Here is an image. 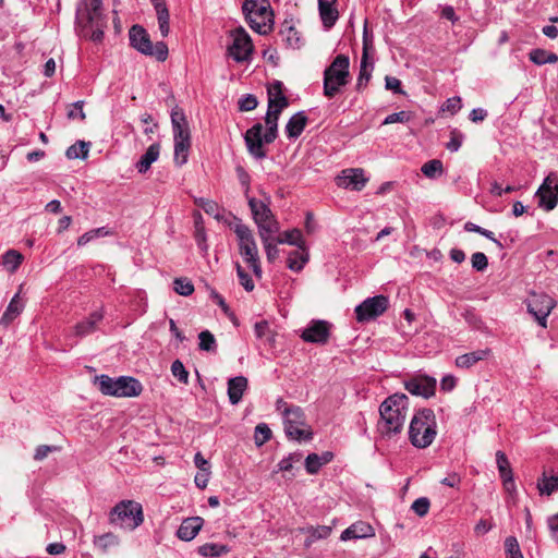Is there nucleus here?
I'll list each match as a JSON object with an SVG mask.
<instances>
[{
	"mask_svg": "<svg viewBox=\"0 0 558 558\" xmlns=\"http://www.w3.org/2000/svg\"><path fill=\"white\" fill-rule=\"evenodd\" d=\"M409 412V398L404 393H393L379 405L377 432L380 438L390 440L399 436Z\"/></svg>",
	"mask_w": 558,
	"mask_h": 558,
	"instance_id": "obj_1",
	"label": "nucleus"
},
{
	"mask_svg": "<svg viewBox=\"0 0 558 558\" xmlns=\"http://www.w3.org/2000/svg\"><path fill=\"white\" fill-rule=\"evenodd\" d=\"M76 25L82 36L100 43L107 26L101 0H80L76 8Z\"/></svg>",
	"mask_w": 558,
	"mask_h": 558,
	"instance_id": "obj_2",
	"label": "nucleus"
},
{
	"mask_svg": "<svg viewBox=\"0 0 558 558\" xmlns=\"http://www.w3.org/2000/svg\"><path fill=\"white\" fill-rule=\"evenodd\" d=\"M437 420L432 409H420L412 416L409 425V440L417 449L429 447L437 436Z\"/></svg>",
	"mask_w": 558,
	"mask_h": 558,
	"instance_id": "obj_3",
	"label": "nucleus"
},
{
	"mask_svg": "<svg viewBox=\"0 0 558 558\" xmlns=\"http://www.w3.org/2000/svg\"><path fill=\"white\" fill-rule=\"evenodd\" d=\"M276 409L283 416L284 432L290 439L310 440L311 427L306 423L305 414L300 407L289 405L284 400L278 399Z\"/></svg>",
	"mask_w": 558,
	"mask_h": 558,
	"instance_id": "obj_4",
	"label": "nucleus"
},
{
	"mask_svg": "<svg viewBox=\"0 0 558 558\" xmlns=\"http://www.w3.org/2000/svg\"><path fill=\"white\" fill-rule=\"evenodd\" d=\"M243 13L252 29L260 35L272 31L274 13L268 0H244Z\"/></svg>",
	"mask_w": 558,
	"mask_h": 558,
	"instance_id": "obj_5",
	"label": "nucleus"
},
{
	"mask_svg": "<svg viewBox=\"0 0 558 558\" xmlns=\"http://www.w3.org/2000/svg\"><path fill=\"white\" fill-rule=\"evenodd\" d=\"M239 245V253L244 262L251 267L257 278H262L263 270L260 266L258 247L252 230L240 220L232 227Z\"/></svg>",
	"mask_w": 558,
	"mask_h": 558,
	"instance_id": "obj_6",
	"label": "nucleus"
},
{
	"mask_svg": "<svg viewBox=\"0 0 558 558\" xmlns=\"http://www.w3.org/2000/svg\"><path fill=\"white\" fill-rule=\"evenodd\" d=\"M171 124L174 140V163L179 167L187 161L191 147V132L182 110L175 108L171 112Z\"/></svg>",
	"mask_w": 558,
	"mask_h": 558,
	"instance_id": "obj_7",
	"label": "nucleus"
},
{
	"mask_svg": "<svg viewBox=\"0 0 558 558\" xmlns=\"http://www.w3.org/2000/svg\"><path fill=\"white\" fill-rule=\"evenodd\" d=\"M349 58L338 54L331 64L324 71V95L328 98L335 97L341 88L349 83Z\"/></svg>",
	"mask_w": 558,
	"mask_h": 558,
	"instance_id": "obj_8",
	"label": "nucleus"
},
{
	"mask_svg": "<svg viewBox=\"0 0 558 558\" xmlns=\"http://www.w3.org/2000/svg\"><path fill=\"white\" fill-rule=\"evenodd\" d=\"M109 522L120 529L133 531L144 522L143 507L134 500H122L110 511Z\"/></svg>",
	"mask_w": 558,
	"mask_h": 558,
	"instance_id": "obj_9",
	"label": "nucleus"
},
{
	"mask_svg": "<svg viewBox=\"0 0 558 558\" xmlns=\"http://www.w3.org/2000/svg\"><path fill=\"white\" fill-rule=\"evenodd\" d=\"M95 385L101 393L113 397H136L142 392L141 383L129 376L111 378L108 375L95 377Z\"/></svg>",
	"mask_w": 558,
	"mask_h": 558,
	"instance_id": "obj_10",
	"label": "nucleus"
},
{
	"mask_svg": "<svg viewBox=\"0 0 558 558\" xmlns=\"http://www.w3.org/2000/svg\"><path fill=\"white\" fill-rule=\"evenodd\" d=\"M131 46L138 52L155 57L158 61H165L168 57V47L163 41L151 43L146 29L140 25H133L129 32Z\"/></svg>",
	"mask_w": 558,
	"mask_h": 558,
	"instance_id": "obj_11",
	"label": "nucleus"
},
{
	"mask_svg": "<svg viewBox=\"0 0 558 558\" xmlns=\"http://www.w3.org/2000/svg\"><path fill=\"white\" fill-rule=\"evenodd\" d=\"M248 206L253 219L258 228V234L262 232H279L280 226L275 218L269 205L262 199L248 197Z\"/></svg>",
	"mask_w": 558,
	"mask_h": 558,
	"instance_id": "obj_12",
	"label": "nucleus"
},
{
	"mask_svg": "<svg viewBox=\"0 0 558 558\" xmlns=\"http://www.w3.org/2000/svg\"><path fill=\"white\" fill-rule=\"evenodd\" d=\"M232 39L228 47V54L236 62L250 61L254 51L252 39L243 27L230 32Z\"/></svg>",
	"mask_w": 558,
	"mask_h": 558,
	"instance_id": "obj_13",
	"label": "nucleus"
},
{
	"mask_svg": "<svg viewBox=\"0 0 558 558\" xmlns=\"http://www.w3.org/2000/svg\"><path fill=\"white\" fill-rule=\"evenodd\" d=\"M527 312L543 328L547 327V317L556 306V301L544 292H531L526 299Z\"/></svg>",
	"mask_w": 558,
	"mask_h": 558,
	"instance_id": "obj_14",
	"label": "nucleus"
},
{
	"mask_svg": "<svg viewBox=\"0 0 558 558\" xmlns=\"http://www.w3.org/2000/svg\"><path fill=\"white\" fill-rule=\"evenodd\" d=\"M388 304V298L385 295L367 298L354 310L356 320L359 323H364L375 319L387 311Z\"/></svg>",
	"mask_w": 558,
	"mask_h": 558,
	"instance_id": "obj_15",
	"label": "nucleus"
},
{
	"mask_svg": "<svg viewBox=\"0 0 558 558\" xmlns=\"http://www.w3.org/2000/svg\"><path fill=\"white\" fill-rule=\"evenodd\" d=\"M538 206L547 211L553 210L558 203V181L548 175L535 193Z\"/></svg>",
	"mask_w": 558,
	"mask_h": 558,
	"instance_id": "obj_16",
	"label": "nucleus"
},
{
	"mask_svg": "<svg viewBox=\"0 0 558 558\" xmlns=\"http://www.w3.org/2000/svg\"><path fill=\"white\" fill-rule=\"evenodd\" d=\"M331 325L326 320H312L302 331L301 338L305 342L325 344L330 336Z\"/></svg>",
	"mask_w": 558,
	"mask_h": 558,
	"instance_id": "obj_17",
	"label": "nucleus"
},
{
	"mask_svg": "<svg viewBox=\"0 0 558 558\" xmlns=\"http://www.w3.org/2000/svg\"><path fill=\"white\" fill-rule=\"evenodd\" d=\"M404 387L411 395L429 398L435 395L436 379L427 375H418L407 380Z\"/></svg>",
	"mask_w": 558,
	"mask_h": 558,
	"instance_id": "obj_18",
	"label": "nucleus"
},
{
	"mask_svg": "<svg viewBox=\"0 0 558 558\" xmlns=\"http://www.w3.org/2000/svg\"><path fill=\"white\" fill-rule=\"evenodd\" d=\"M367 182V178L361 168H350L341 172L337 177V185L343 189H352L354 191H361Z\"/></svg>",
	"mask_w": 558,
	"mask_h": 558,
	"instance_id": "obj_19",
	"label": "nucleus"
},
{
	"mask_svg": "<svg viewBox=\"0 0 558 558\" xmlns=\"http://www.w3.org/2000/svg\"><path fill=\"white\" fill-rule=\"evenodd\" d=\"M263 126L260 123L253 125L245 133V144L251 155L256 159L266 157V151L263 148L264 135L262 136Z\"/></svg>",
	"mask_w": 558,
	"mask_h": 558,
	"instance_id": "obj_20",
	"label": "nucleus"
},
{
	"mask_svg": "<svg viewBox=\"0 0 558 558\" xmlns=\"http://www.w3.org/2000/svg\"><path fill=\"white\" fill-rule=\"evenodd\" d=\"M289 106L288 98L283 94V84L275 81L268 87V109L281 113Z\"/></svg>",
	"mask_w": 558,
	"mask_h": 558,
	"instance_id": "obj_21",
	"label": "nucleus"
},
{
	"mask_svg": "<svg viewBox=\"0 0 558 558\" xmlns=\"http://www.w3.org/2000/svg\"><path fill=\"white\" fill-rule=\"evenodd\" d=\"M375 535L374 527L364 521H357L351 524L341 533V541L367 538Z\"/></svg>",
	"mask_w": 558,
	"mask_h": 558,
	"instance_id": "obj_22",
	"label": "nucleus"
},
{
	"mask_svg": "<svg viewBox=\"0 0 558 558\" xmlns=\"http://www.w3.org/2000/svg\"><path fill=\"white\" fill-rule=\"evenodd\" d=\"M204 520L201 517H192L182 521L177 531V536L181 541H192L196 537L203 526Z\"/></svg>",
	"mask_w": 558,
	"mask_h": 558,
	"instance_id": "obj_23",
	"label": "nucleus"
},
{
	"mask_svg": "<svg viewBox=\"0 0 558 558\" xmlns=\"http://www.w3.org/2000/svg\"><path fill=\"white\" fill-rule=\"evenodd\" d=\"M336 2L337 0H318L319 15L326 28L332 27L339 17Z\"/></svg>",
	"mask_w": 558,
	"mask_h": 558,
	"instance_id": "obj_24",
	"label": "nucleus"
},
{
	"mask_svg": "<svg viewBox=\"0 0 558 558\" xmlns=\"http://www.w3.org/2000/svg\"><path fill=\"white\" fill-rule=\"evenodd\" d=\"M104 318L101 311L93 312L85 320L77 323L74 327V333L77 337H85L96 330V326Z\"/></svg>",
	"mask_w": 558,
	"mask_h": 558,
	"instance_id": "obj_25",
	"label": "nucleus"
},
{
	"mask_svg": "<svg viewBox=\"0 0 558 558\" xmlns=\"http://www.w3.org/2000/svg\"><path fill=\"white\" fill-rule=\"evenodd\" d=\"M247 388V379L244 376H236L228 381V397L232 404L241 401L244 391Z\"/></svg>",
	"mask_w": 558,
	"mask_h": 558,
	"instance_id": "obj_26",
	"label": "nucleus"
},
{
	"mask_svg": "<svg viewBox=\"0 0 558 558\" xmlns=\"http://www.w3.org/2000/svg\"><path fill=\"white\" fill-rule=\"evenodd\" d=\"M307 123V117L303 111L296 112L293 114L287 125H286V133L289 138H296L299 137L302 132L304 131Z\"/></svg>",
	"mask_w": 558,
	"mask_h": 558,
	"instance_id": "obj_27",
	"label": "nucleus"
},
{
	"mask_svg": "<svg viewBox=\"0 0 558 558\" xmlns=\"http://www.w3.org/2000/svg\"><path fill=\"white\" fill-rule=\"evenodd\" d=\"M489 354V349H482L462 354L456 359V366L460 368H470L480 361L487 359Z\"/></svg>",
	"mask_w": 558,
	"mask_h": 558,
	"instance_id": "obj_28",
	"label": "nucleus"
},
{
	"mask_svg": "<svg viewBox=\"0 0 558 558\" xmlns=\"http://www.w3.org/2000/svg\"><path fill=\"white\" fill-rule=\"evenodd\" d=\"M24 303L20 299V294L16 293L10 301L5 312L0 318V324L9 326L23 311Z\"/></svg>",
	"mask_w": 558,
	"mask_h": 558,
	"instance_id": "obj_29",
	"label": "nucleus"
},
{
	"mask_svg": "<svg viewBox=\"0 0 558 558\" xmlns=\"http://www.w3.org/2000/svg\"><path fill=\"white\" fill-rule=\"evenodd\" d=\"M93 544L95 548L98 549L101 554H107L111 548L120 545V538L114 533L108 532L95 536Z\"/></svg>",
	"mask_w": 558,
	"mask_h": 558,
	"instance_id": "obj_30",
	"label": "nucleus"
},
{
	"mask_svg": "<svg viewBox=\"0 0 558 558\" xmlns=\"http://www.w3.org/2000/svg\"><path fill=\"white\" fill-rule=\"evenodd\" d=\"M157 13L158 26L162 37H167L170 32L169 11L163 0H151Z\"/></svg>",
	"mask_w": 558,
	"mask_h": 558,
	"instance_id": "obj_31",
	"label": "nucleus"
},
{
	"mask_svg": "<svg viewBox=\"0 0 558 558\" xmlns=\"http://www.w3.org/2000/svg\"><path fill=\"white\" fill-rule=\"evenodd\" d=\"M276 233L277 232H266L265 231V232H262V234H258L262 240V243L264 245L267 260L269 263H274L279 256V250L277 247L279 243H277V240L274 236Z\"/></svg>",
	"mask_w": 558,
	"mask_h": 558,
	"instance_id": "obj_32",
	"label": "nucleus"
},
{
	"mask_svg": "<svg viewBox=\"0 0 558 558\" xmlns=\"http://www.w3.org/2000/svg\"><path fill=\"white\" fill-rule=\"evenodd\" d=\"M279 112L267 110L266 117H265V124H266V132L264 134V141L267 144L272 143L277 137V128H278V120H279Z\"/></svg>",
	"mask_w": 558,
	"mask_h": 558,
	"instance_id": "obj_33",
	"label": "nucleus"
},
{
	"mask_svg": "<svg viewBox=\"0 0 558 558\" xmlns=\"http://www.w3.org/2000/svg\"><path fill=\"white\" fill-rule=\"evenodd\" d=\"M159 157V145L153 144L150 145L145 154L141 157V159L136 163V169L140 173H145Z\"/></svg>",
	"mask_w": 558,
	"mask_h": 558,
	"instance_id": "obj_34",
	"label": "nucleus"
},
{
	"mask_svg": "<svg viewBox=\"0 0 558 558\" xmlns=\"http://www.w3.org/2000/svg\"><path fill=\"white\" fill-rule=\"evenodd\" d=\"M275 239L277 240V243L280 244L295 245L301 250L305 247V242L303 240L302 232L299 229L284 231Z\"/></svg>",
	"mask_w": 558,
	"mask_h": 558,
	"instance_id": "obj_35",
	"label": "nucleus"
},
{
	"mask_svg": "<svg viewBox=\"0 0 558 558\" xmlns=\"http://www.w3.org/2000/svg\"><path fill=\"white\" fill-rule=\"evenodd\" d=\"M254 332L257 339L264 341L266 344L274 347L276 333L270 329L267 320L255 323Z\"/></svg>",
	"mask_w": 558,
	"mask_h": 558,
	"instance_id": "obj_36",
	"label": "nucleus"
},
{
	"mask_svg": "<svg viewBox=\"0 0 558 558\" xmlns=\"http://www.w3.org/2000/svg\"><path fill=\"white\" fill-rule=\"evenodd\" d=\"M230 551V547L223 544L206 543L198 547V554L205 558H217Z\"/></svg>",
	"mask_w": 558,
	"mask_h": 558,
	"instance_id": "obj_37",
	"label": "nucleus"
},
{
	"mask_svg": "<svg viewBox=\"0 0 558 558\" xmlns=\"http://www.w3.org/2000/svg\"><path fill=\"white\" fill-rule=\"evenodd\" d=\"M308 260V254L305 247L302 251H293L288 257V267L293 271H301Z\"/></svg>",
	"mask_w": 558,
	"mask_h": 558,
	"instance_id": "obj_38",
	"label": "nucleus"
},
{
	"mask_svg": "<svg viewBox=\"0 0 558 558\" xmlns=\"http://www.w3.org/2000/svg\"><path fill=\"white\" fill-rule=\"evenodd\" d=\"M537 489L541 495L550 496L554 492L558 490V476H547L544 473L537 482Z\"/></svg>",
	"mask_w": 558,
	"mask_h": 558,
	"instance_id": "obj_39",
	"label": "nucleus"
},
{
	"mask_svg": "<svg viewBox=\"0 0 558 558\" xmlns=\"http://www.w3.org/2000/svg\"><path fill=\"white\" fill-rule=\"evenodd\" d=\"M23 260V255L15 251L9 250L2 256V265L10 272H15Z\"/></svg>",
	"mask_w": 558,
	"mask_h": 558,
	"instance_id": "obj_40",
	"label": "nucleus"
},
{
	"mask_svg": "<svg viewBox=\"0 0 558 558\" xmlns=\"http://www.w3.org/2000/svg\"><path fill=\"white\" fill-rule=\"evenodd\" d=\"M88 153L89 143H86L84 141H77L66 149L65 156L69 159H86L88 157Z\"/></svg>",
	"mask_w": 558,
	"mask_h": 558,
	"instance_id": "obj_41",
	"label": "nucleus"
},
{
	"mask_svg": "<svg viewBox=\"0 0 558 558\" xmlns=\"http://www.w3.org/2000/svg\"><path fill=\"white\" fill-rule=\"evenodd\" d=\"M109 234H110L109 230H107V228H105V227H100V228H96V229L89 230V231L85 232L84 234H82L77 239V245L78 246H84V245L88 244L89 242H92L93 240H95L97 238H104V236H107Z\"/></svg>",
	"mask_w": 558,
	"mask_h": 558,
	"instance_id": "obj_42",
	"label": "nucleus"
},
{
	"mask_svg": "<svg viewBox=\"0 0 558 558\" xmlns=\"http://www.w3.org/2000/svg\"><path fill=\"white\" fill-rule=\"evenodd\" d=\"M496 462L501 480L513 477L509 460L500 450L496 452Z\"/></svg>",
	"mask_w": 558,
	"mask_h": 558,
	"instance_id": "obj_43",
	"label": "nucleus"
},
{
	"mask_svg": "<svg viewBox=\"0 0 558 558\" xmlns=\"http://www.w3.org/2000/svg\"><path fill=\"white\" fill-rule=\"evenodd\" d=\"M373 64L368 63V59H361V69L356 82L357 89L365 87L372 76Z\"/></svg>",
	"mask_w": 558,
	"mask_h": 558,
	"instance_id": "obj_44",
	"label": "nucleus"
},
{
	"mask_svg": "<svg viewBox=\"0 0 558 558\" xmlns=\"http://www.w3.org/2000/svg\"><path fill=\"white\" fill-rule=\"evenodd\" d=\"M422 172L427 178H436L442 173V162L438 159H433L422 166Z\"/></svg>",
	"mask_w": 558,
	"mask_h": 558,
	"instance_id": "obj_45",
	"label": "nucleus"
},
{
	"mask_svg": "<svg viewBox=\"0 0 558 558\" xmlns=\"http://www.w3.org/2000/svg\"><path fill=\"white\" fill-rule=\"evenodd\" d=\"M173 289L178 294L183 296H189L194 292V286L187 278H175Z\"/></svg>",
	"mask_w": 558,
	"mask_h": 558,
	"instance_id": "obj_46",
	"label": "nucleus"
},
{
	"mask_svg": "<svg viewBox=\"0 0 558 558\" xmlns=\"http://www.w3.org/2000/svg\"><path fill=\"white\" fill-rule=\"evenodd\" d=\"M271 437V430L265 423H260L255 427L254 441L257 447L263 446Z\"/></svg>",
	"mask_w": 558,
	"mask_h": 558,
	"instance_id": "obj_47",
	"label": "nucleus"
},
{
	"mask_svg": "<svg viewBox=\"0 0 558 558\" xmlns=\"http://www.w3.org/2000/svg\"><path fill=\"white\" fill-rule=\"evenodd\" d=\"M464 229L469 232H475L478 233L490 241H493L499 248H502V244L494 236V233L487 229H484L475 223L466 222L464 225Z\"/></svg>",
	"mask_w": 558,
	"mask_h": 558,
	"instance_id": "obj_48",
	"label": "nucleus"
},
{
	"mask_svg": "<svg viewBox=\"0 0 558 558\" xmlns=\"http://www.w3.org/2000/svg\"><path fill=\"white\" fill-rule=\"evenodd\" d=\"M198 339H199V349L201 350H204V351H207V352H210V351L215 350V348H216V340H215L214 335L210 331H208V330L202 331L198 335Z\"/></svg>",
	"mask_w": 558,
	"mask_h": 558,
	"instance_id": "obj_49",
	"label": "nucleus"
},
{
	"mask_svg": "<svg viewBox=\"0 0 558 558\" xmlns=\"http://www.w3.org/2000/svg\"><path fill=\"white\" fill-rule=\"evenodd\" d=\"M172 375L182 384L189 383V372L185 369L183 363L180 360H175L171 365Z\"/></svg>",
	"mask_w": 558,
	"mask_h": 558,
	"instance_id": "obj_50",
	"label": "nucleus"
},
{
	"mask_svg": "<svg viewBox=\"0 0 558 558\" xmlns=\"http://www.w3.org/2000/svg\"><path fill=\"white\" fill-rule=\"evenodd\" d=\"M83 107H84L83 100H78V101H75L74 104H72L69 107L68 112H66L68 118L70 120L78 119L81 121H84L86 116H85Z\"/></svg>",
	"mask_w": 558,
	"mask_h": 558,
	"instance_id": "obj_51",
	"label": "nucleus"
},
{
	"mask_svg": "<svg viewBox=\"0 0 558 558\" xmlns=\"http://www.w3.org/2000/svg\"><path fill=\"white\" fill-rule=\"evenodd\" d=\"M236 274L241 286L248 292L253 291L255 287L254 282L251 276L241 267L240 264H236Z\"/></svg>",
	"mask_w": 558,
	"mask_h": 558,
	"instance_id": "obj_52",
	"label": "nucleus"
},
{
	"mask_svg": "<svg viewBox=\"0 0 558 558\" xmlns=\"http://www.w3.org/2000/svg\"><path fill=\"white\" fill-rule=\"evenodd\" d=\"M429 506H430V504H429L428 498L421 497V498H417L416 500H414L411 508L418 517H424L427 514V512L429 510Z\"/></svg>",
	"mask_w": 558,
	"mask_h": 558,
	"instance_id": "obj_53",
	"label": "nucleus"
},
{
	"mask_svg": "<svg viewBox=\"0 0 558 558\" xmlns=\"http://www.w3.org/2000/svg\"><path fill=\"white\" fill-rule=\"evenodd\" d=\"M322 466H323V464H322L317 453H311L306 457L305 469L308 474H316Z\"/></svg>",
	"mask_w": 558,
	"mask_h": 558,
	"instance_id": "obj_54",
	"label": "nucleus"
},
{
	"mask_svg": "<svg viewBox=\"0 0 558 558\" xmlns=\"http://www.w3.org/2000/svg\"><path fill=\"white\" fill-rule=\"evenodd\" d=\"M472 267L476 271H484L488 266L487 256L482 252H476L471 257Z\"/></svg>",
	"mask_w": 558,
	"mask_h": 558,
	"instance_id": "obj_55",
	"label": "nucleus"
},
{
	"mask_svg": "<svg viewBox=\"0 0 558 558\" xmlns=\"http://www.w3.org/2000/svg\"><path fill=\"white\" fill-rule=\"evenodd\" d=\"M281 34L284 36V40L290 47H299L300 37L296 29L293 26H289L286 29L281 31Z\"/></svg>",
	"mask_w": 558,
	"mask_h": 558,
	"instance_id": "obj_56",
	"label": "nucleus"
},
{
	"mask_svg": "<svg viewBox=\"0 0 558 558\" xmlns=\"http://www.w3.org/2000/svg\"><path fill=\"white\" fill-rule=\"evenodd\" d=\"M300 459H301V454L300 453H291L288 457L283 458L278 463V470L282 471V472L291 471L293 469V464L295 462H299Z\"/></svg>",
	"mask_w": 558,
	"mask_h": 558,
	"instance_id": "obj_57",
	"label": "nucleus"
},
{
	"mask_svg": "<svg viewBox=\"0 0 558 558\" xmlns=\"http://www.w3.org/2000/svg\"><path fill=\"white\" fill-rule=\"evenodd\" d=\"M411 118V113L407 111H399L387 116L384 120V124L403 123L408 122Z\"/></svg>",
	"mask_w": 558,
	"mask_h": 558,
	"instance_id": "obj_58",
	"label": "nucleus"
},
{
	"mask_svg": "<svg viewBox=\"0 0 558 558\" xmlns=\"http://www.w3.org/2000/svg\"><path fill=\"white\" fill-rule=\"evenodd\" d=\"M461 98L456 96L447 99L442 105L441 109L442 111H448L451 114H454L461 109Z\"/></svg>",
	"mask_w": 558,
	"mask_h": 558,
	"instance_id": "obj_59",
	"label": "nucleus"
},
{
	"mask_svg": "<svg viewBox=\"0 0 558 558\" xmlns=\"http://www.w3.org/2000/svg\"><path fill=\"white\" fill-rule=\"evenodd\" d=\"M257 99L253 95H246L239 101V108L242 111H251L257 107Z\"/></svg>",
	"mask_w": 558,
	"mask_h": 558,
	"instance_id": "obj_60",
	"label": "nucleus"
},
{
	"mask_svg": "<svg viewBox=\"0 0 558 558\" xmlns=\"http://www.w3.org/2000/svg\"><path fill=\"white\" fill-rule=\"evenodd\" d=\"M58 448L48 445H40L36 448L34 459L37 461L44 460L50 452L56 451Z\"/></svg>",
	"mask_w": 558,
	"mask_h": 558,
	"instance_id": "obj_61",
	"label": "nucleus"
},
{
	"mask_svg": "<svg viewBox=\"0 0 558 558\" xmlns=\"http://www.w3.org/2000/svg\"><path fill=\"white\" fill-rule=\"evenodd\" d=\"M505 549H506V553L508 554V556L515 555L521 551L519 543H518L517 538L513 536H508L505 539Z\"/></svg>",
	"mask_w": 558,
	"mask_h": 558,
	"instance_id": "obj_62",
	"label": "nucleus"
},
{
	"mask_svg": "<svg viewBox=\"0 0 558 558\" xmlns=\"http://www.w3.org/2000/svg\"><path fill=\"white\" fill-rule=\"evenodd\" d=\"M546 52L543 49H534L530 52V60L537 65L546 64Z\"/></svg>",
	"mask_w": 558,
	"mask_h": 558,
	"instance_id": "obj_63",
	"label": "nucleus"
},
{
	"mask_svg": "<svg viewBox=\"0 0 558 558\" xmlns=\"http://www.w3.org/2000/svg\"><path fill=\"white\" fill-rule=\"evenodd\" d=\"M547 524L551 534V537L558 542V513L547 519Z\"/></svg>",
	"mask_w": 558,
	"mask_h": 558,
	"instance_id": "obj_64",
	"label": "nucleus"
}]
</instances>
